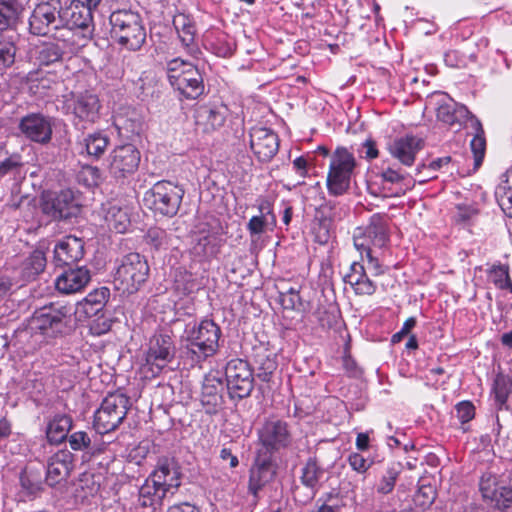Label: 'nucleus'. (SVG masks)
<instances>
[{
  "label": "nucleus",
  "instance_id": "423d86ee",
  "mask_svg": "<svg viewBox=\"0 0 512 512\" xmlns=\"http://www.w3.org/2000/svg\"><path fill=\"white\" fill-rule=\"evenodd\" d=\"M150 272L147 259L137 253L124 255L116 269L114 283L123 293L133 294L146 282Z\"/></svg>",
  "mask_w": 512,
  "mask_h": 512
},
{
  "label": "nucleus",
  "instance_id": "b1692460",
  "mask_svg": "<svg viewBox=\"0 0 512 512\" xmlns=\"http://www.w3.org/2000/svg\"><path fill=\"white\" fill-rule=\"evenodd\" d=\"M422 148V140L412 135L396 138L388 145L390 154L406 166L414 163L416 154Z\"/></svg>",
  "mask_w": 512,
  "mask_h": 512
},
{
  "label": "nucleus",
  "instance_id": "473e14b6",
  "mask_svg": "<svg viewBox=\"0 0 512 512\" xmlns=\"http://www.w3.org/2000/svg\"><path fill=\"white\" fill-rule=\"evenodd\" d=\"M73 419L68 414H55L48 422L46 437L51 444H60L67 440L68 433L72 429Z\"/></svg>",
  "mask_w": 512,
  "mask_h": 512
},
{
  "label": "nucleus",
  "instance_id": "5701e85b",
  "mask_svg": "<svg viewBox=\"0 0 512 512\" xmlns=\"http://www.w3.org/2000/svg\"><path fill=\"white\" fill-rule=\"evenodd\" d=\"M382 188L388 197H401L415 186V180L399 170L387 168L381 173Z\"/></svg>",
  "mask_w": 512,
  "mask_h": 512
},
{
  "label": "nucleus",
  "instance_id": "e2e57ef3",
  "mask_svg": "<svg viewBox=\"0 0 512 512\" xmlns=\"http://www.w3.org/2000/svg\"><path fill=\"white\" fill-rule=\"evenodd\" d=\"M266 225L267 220L264 215L253 216L247 224V229L251 235H259L265 231Z\"/></svg>",
  "mask_w": 512,
  "mask_h": 512
},
{
  "label": "nucleus",
  "instance_id": "3c124183",
  "mask_svg": "<svg viewBox=\"0 0 512 512\" xmlns=\"http://www.w3.org/2000/svg\"><path fill=\"white\" fill-rule=\"evenodd\" d=\"M67 440L74 451H87L94 454L99 450L92 443V439L86 431L73 432L68 436Z\"/></svg>",
  "mask_w": 512,
  "mask_h": 512
},
{
  "label": "nucleus",
  "instance_id": "a211bd4d",
  "mask_svg": "<svg viewBox=\"0 0 512 512\" xmlns=\"http://www.w3.org/2000/svg\"><path fill=\"white\" fill-rule=\"evenodd\" d=\"M250 147L260 162H269L278 152L279 138L271 129L253 127L250 130Z\"/></svg>",
  "mask_w": 512,
  "mask_h": 512
},
{
  "label": "nucleus",
  "instance_id": "09e8293b",
  "mask_svg": "<svg viewBox=\"0 0 512 512\" xmlns=\"http://www.w3.org/2000/svg\"><path fill=\"white\" fill-rule=\"evenodd\" d=\"M20 11L18 0H0V31L6 30Z\"/></svg>",
  "mask_w": 512,
  "mask_h": 512
},
{
  "label": "nucleus",
  "instance_id": "c9c22d12",
  "mask_svg": "<svg viewBox=\"0 0 512 512\" xmlns=\"http://www.w3.org/2000/svg\"><path fill=\"white\" fill-rule=\"evenodd\" d=\"M472 128L474 129L475 134L470 142V147L474 155V169L476 170L483 162L486 151V140L482 124L476 117H472Z\"/></svg>",
  "mask_w": 512,
  "mask_h": 512
},
{
  "label": "nucleus",
  "instance_id": "f8f14e48",
  "mask_svg": "<svg viewBox=\"0 0 512 512\" xmlns=\"http://www.w3.org/2000/svg\"><path fill=\"white\" fill-rule=\"evenodd\" d=\"M387 215L375 213L370 217L366 227H358L353 234L354 246L361 255L373 248H383L388 241ZM364 259V256H362Z\"/></svg>",
  "mask_w": 512,
  "mask_h": 512
},
{
  "label": "nucleus",
  "instance_id": "052dcab7",
  "mask_svg": "<svg viewBox=\"0 0 512 512\" xmlns=\"http://www.w3.org/2000/svg\"><path fill=\"white\" fill-rule=\"evenodd\" d=\"M279 302L284 309L290 310L301 305L299 293H279Z\"/></svg>",
  "mask_w": 512,
  "mask_h": 512
},
{
  "label": "nucleus",
  "instance_id": "603ef678",
  "mask_svg": "<svg viewBox=\"0 0 512 512\" xmlns=\"http://www.w3.org/2000/svg\"><path fill=\"white\" fill-rule=\"evenodd\" d=\"M315 316L320 326L325 329L337 326L340 320V313L335 305H329L327 308L319 307Z\"/></svg>",
  "mask_w": 512,
  "mask_h": 512
},
{
  "label": "nucleus",
  "instance_id": "f3484780",
  "mask_svg": "<svg viewBox=\"0 0 512 512\" xmlns=\"http://www.w3.org/2000/svg\"><path fill=\"white\" fill-rule=\"evenodd\" d=\"M17 128L25 138L38 144H48L52 139L51 118L41 113H29L23 116Z\"/></svg>",
  "mask_w": 512,
  "mask_h": 512
},
{
  "label": "nucleus",
  "instance_id": "6ab92c4d",
  "mask_svg": "<svg viewBox=\"0 0 512 512\" xmlns=\"http://www.w3.org/2000/svg\"><path fill=\"white\" fill-rule=\"evenodd\" d=\"M74 468V455L69 450H59L47 462L46 482L55 486L66 481Z\"/></svg>",
  "mask_w": 512,
  "mask_h": 512
},
{
  "label": "nucleus",
  "instance_id": "1a4fd4ad",
  "mask_svg": "<svg viewBox=\"0 0 512 512\" xmlns=\"http://www.w3.org/2000/svg\"><path fill=\"white\" fill-rule=\"evenodd\" d=\"M356 160L346 148H337L331 156L327 188L331 195H343L350 187Z\"/></svg>",
  "mask_w": 512,
  "mask_h": 512
},
{
  "label": "nucleus",
  "instance_id": "4468645a",
  "mask_svg": "<svg viewBox=\"0 0 512 512\" xmlns=\"http://www.w3.org/2000/svg\"><path fill=\"white\" fill-rule=\"evenodd\" d=\"M140 152L133 144L117 146L109 155L108 171L115 180L134 174L140 163Z\"/></svg>",
  "mask_w": 512,
  "mask_h": 512
},
{
  "label": "nucleus",
  "instance_id": "ddd939ff",
  "mask_svg": "<svg viewBox=\"0 0 512 512\" xmlns=\"http://www.w3.org/2000/svg\"><path fill=\"white\" fill-rule=\"evenodd\" d=\"M258 439L261 444L258 452L272 456L280 449L288 447L292 441V436L287 422L277 418H269L259 428Z\"/></svg>",
  "mask_w": 512,
  "mask_h": 512
},
{
  "label": "nucleus",
  "instance_id": "a19ab883",
  "mask_svg": "<svg viewBox=\"0 0 512 512\" xmlns=\"http://www.w3.org/2000/svg\"><path fill=\"white\" fill-rule=\"evenodd\" d=\"M402 472V464L400 462H392L390 463L383 475L381 476L377 486L376 491L379 494L387 495L390 494L396 484V481L399 477V475Z\"/></svg>",
  "mask_w": 512,
  "mask_h": 512
},
{
  "label": "nucleus",
  "instance_id": "58836bf2",
  "mask_svg": "<svg viewBox=\"0 0 512 512\" xmlns=\"http://www.w3.org/2000/svg\"><path fill=\"white\" fill-rule=\"evenodd\" d=\"M218 238L214 234H200L193 246V253L200 260H206L218 253Z\"/></svg>",
  "mask_w": 512,
  "mask_h": 512
},
{
  "label": "nucleus",
  "instance_id": "2eb2a0df",
  "mask_svg": "<svg viewBox=\"0 0 512 512\" xmlns=\"http://www.w3.org/2000/svg\"><path fill=\"white\" fill-rule=\"evenodd\" d=\"M60 0H48L36 5L29 18L30 33L36 36L48 35L59 24Z\"/></svg>",
  "mask_w": 512,
  "mask_h": 512
},
{
  "label": "nucleus",
  "instance_id": "412c9836",
  "mask_svg": "<svg viewBox=\"0 0 512 512\" xmlns=\"http://www.w3.org/2000/svg\"><path fill=\"white\" fill-rule=\"evenodd\" d=\"M180 471L174 459L161 458L156 468L148 477L156 486L162 487L167 493H174L180 486Z\"/></svg>",
  "mask_w": 512,
  "mask_h": 512
},
{
  "label": "nucleus",
  "instance_id": "4d7b16f0",
  "mask_svg": "<svg viewBox=\"0 0 512 512\" xmlns=\"http://www.w3.org/2000/svg\"><path fill=\"white\" fill-rule=\"evenodd\" d=\"M500 512H512V489L509 487H500L496 497L492 500Z\"/></svg>",
  "mask_w": 512,
  "mask_h": 512
},
{
  "label": "nucleus",
  "instance_id": "37998d69",
  "mask_svg": "<svg viewBox=\"0 0 512 512\" xmlns=\"http://www.w3.org/2000/svg\"><path fill=\"white\" fill-rule=\"evenodd\" d=\"M256 376L263 382H269L277 368L275 356L270 353H257L254 357Z\"/></svg>",
  "mask_w": 512,
  "mask_h": 512
},
{
  "label": "nucleus",
  "instance_id": "bf43d9fd",
  "mask_svg": "<svg viewBox=\"0 0 512 512\" xmlns=\"http://www.w3.org/2000/svg\"><path fill=\"white\" fill-rule=\"evenodd\" d=\"M21 156L13 154L0 163V177H4L15 169L22 166Z\"/></svg>",
  "mask_w": 512,
  "mask_h": 512
},
{
  "label": "nucleus",
  "instance_id": "864d4df0",
  "mask_svg": "<svg viewBox=\"0 0 512 512\" xmlns=\"http://www.w3.org/2000/svg\"><path fill=\"white\" fill-rule=\"evenodd\" d=\"M479 490L484 499L492 501L500 490V487H497L496 477L491 474H484L480 478Z\"/></svg>",
  "mask_w": 512,
  "mask_h": 512
},
{
  "label": "nucleus",
  "instance_id": "9b49d317",
  "mask_svg": "<svg viewBox=\"0 0 512 512\" xmlns=\"http://www.w3.org/2000/svg\"><path fill=\"white\" fill-rule=\"evenodd\" d=\"M248 361L235 358L225 367L228 395L232 400H242L251 395L254 388V372Z\"/></svg>",
  "mask_w": 512,
  "mask_h": 512
},
{
  "label": "nucleus",
  "instance_id": "20e7f679",
  "mask_svg": "<svg viewBox=\"0 0 512 512\" xmlns=\"http://www.w3.org/2000/svg\"><path fill=\"white\" fill-rule=\"evenodd\" d=\"M111 38L122 48L136 52L146 43L147 33L143 19L132 10H117L109 17Z\"/></svg>",
  "mask_w": 512,
  "mask_h": 512
},
{
  "label": "nucleus",
  "instance_id": "0e129e2a",
  "mask_svg": "<svg viewBox=\"0 0 512 512\" xmlns=\"http://www.w3.org/2000/svg\"><path fill=\"white\" fill-rule=\"evenodd\" d=\"M365 257L367 259V269L373 276H379L384 273L382 264L379 262L377 257L373 256V251H365Z\"/></svg>",
  "mask_w": 512,
  "mask_h": 512
},
{
  "label": "nucleus",
  "instance_id": "f704fd0d",
  "mask_svg": "<svg viewBox=\"0 0 512 512\" xmlns=\"http://www.w3.org/2000/svg\"><path fill=\"white\" fill-rule=\"evenodd\" d=\"M167 492L160 486H156L149 478L140 487L137 505L143 508H152L160 505Z\"/></svg>",
  "mask_w": 512,
  "mask_h": 512
},
{
  "label": "nucleus",
  "instance_id": "ea45409f",
  "mask_svg": "<svg viewBox=\"0 0 512 512\" xmlns=\"http://www.w3.org/2000/svg\"><path fill=\"white\" fill-rule=\"evenodd\" d=\"M512 392V378L508 375L499 373L496 375L493 383L492 393L494 395L495 405L503 408Z\"/></svg>",
  "mask_w": 512,
  "mask_h": 512
},
{
  "label": "nucleus",
  "instance_id": "e433bc0d",
  "mask_svg": "<svg viewBox=\"0 0 512 512\" xmlns=\"http://www.w3.org/2000/svg\"><path fill=\"white\" fill-rule=\"evenodd\" d=\"M109 297V289L102 287L90 292L84 299L82 306L88 317L96 316L103 310Z\"/></svg>",
  "mask_w": 512,
  "mask_h": 512
},
{
  "label": "nucleus",
  "instance_id": "2f4dec72",
  "mask_svg": "<svg viewBox=\"0 0 512 512\" xmlns=\"http://www.w3.org/2000/svg\"><path fill=\"white\" fill-rule=\"evenodd\" d=\"M174 88L187 99H197L205 89L200 71L196 67H188V72Z\"/></svg>",
  "mask_w": 512,
  "mask_h": 512
},
{
  "label": "nucleus",
  "instance_id": "aec40b11",
  "mask_svg": "<svg viewBox=\"0 0 512 512\" xmlns=\"http://www.w3.org/2000/svg\"><path fill=\"white\" fill-rule=\"evenodd\" d=\"M53 253L57 266H72L84 256V241L76 236L68 235L55 245Z\"/></svg>",
  "mask_w": 512,
  "mask_h": 512
},
{
  "label": "nucleus",
  "instance_id": "72a5a7b5",
  "mask_svg": "<svg viewBox=\"0 0 512 512\" xmlns=\"http://www.w3.org/2000/svg\"><path fill=\"white\" fill-rule=\"evenodd\" d=\"M20 486L28 496H36L43 490V471L41 466L27 465L19 476Z\"/></svg>",
  "mask_w": 512,
  "mask_h": 512
},
{
  "label": "nucleus",
  "instance_id": "6e6d98bb",
  "mask_svg": "<svg viewBox=\"0 0 512 512\" xmlns=\"http://www.w3.org/2000/svg\"><path fill=\"white\" fill-rule=\"evenodd\" d=\"M15 54L16 47L14 44L0 41V73L14 64Z\"/></svg>",
  "mask_w": 512,
  "mask_h": 512
},
{
  "label": "nucleus",
  "instance_id": "338daca9",
  "mask_svg": "<svg viewBox=\"0 0 512 512\" xmlns=\"http://www.w3.org/2000/svg\"><path fill=\"white\" fill-rule=\"evenodd\" d=\"M416 326V318L410 317L404 323L400 331L392 336V342L398 343L402 338L410 333V331Z\"/></svg>",
  "mask_w": 512,
  "mask_h": 512
},
{
  "label": "nucleus",
  "instance_id": "a878e982",
  "mask_svg": "<svg viewBox=\"0 0 512 512\" xmlns=\"http://www.w3.org/2000/svg\"><path fill=\"white\" fill-rule=\"evenodd\" d=\"M90 281V272L85 267L65 270L55 280L56 289L63 294L81 291Z\"/></svg>",
  "mask_w": 512,
  "mask_h": 512
},
{
  "label": "nucleus",
  "instance_id": "39448f33",
  "mask_svg": "<svg viewBox=\"0 0 512 512\" xmlns=\"http://www.w3.org/2000/svg\"><path fill=\"white\" fill-rule=\"evenodd\" d=\"M131 407L130 398L122 392L109 393L94 413L93 426L97 433L115 431L125 420Z\"/></svg>",
  "mask_w": 512,
  "mask_h": 512
},
{
  "label": "nucleus",
  "instance_id": "de8ad7c7",
  "mask_svg": "<svg viewBox=\"0 0 512 512\" xmlns=\"http://www.w3.org/2000/svg\"><path fill=\"white\" fill-rule=\"evenodd\" d=\"M106 221L108 222L109 227L117 233L126 232L130 225V219L127 212L118 206H112L109 208L106 215Z\"/></svg>",
  "mask_w": 512,
  "mask_h": 512
},
{
  "label": "nucleus",
  "instance_id": "5fc2aeb1",
  "mask_svg": "<svg viewBox=\"0 0 512 512\" xmlns=\"http://www.w3.org/2000/svg\"><path fill=\"white\" fill-rule=\"evenodd\" d=\"M488 279L496 288L503 286L502 283L508 279L509 266L506 264L496 263L487 270Z\"/></svg>",
  "mask_w": 512,
  "mask_h": 512
},
{
  "label": "nucleus",
  "instance_id": "7ed1b4c3",
  "mask_svg": "<svg viewBox=\"0 0 512 512\" xmlns=\"http://www.w3.org/2000/svg\"><path fill=\"white\" fill-rule=\"evenodd\" d=\"M221 336L220 327L210 319L202 320L186 330V338L181 346V357L194 366L216 354Z\"/></svg>",
  "mask_w": 512,
  "mask_h": 512
},
{
  "label": "nucleus",
  "instance_id": "79ce46f5",
  "mask_svg": "<svg viewBox=\"0 0 512 512\" xmlns=\"http://www.w3.org/2000/svg\"><path fill=\"white\" fill-rule=\"evenodd\" d=\"M69 48L70 50L77 49V46H65L62 42V46L58 43H48L40 47L37 55V60L40 65H50L58 62L62 59L64 49Z\"/></svg>",
  "mask_w": 512,
  "mask_h": 512
},
{
  "label": "nucleus",
  "instance_id": "f257e3e1",
  "mask_svg": "<svg viewBox=\"0 0 512 512\" xmlns=\"http://www.w3.org/2000/svg\"><path fill=\"white\" fill-rule=\"evenodd\" d=\"M73 315L71 304L62 301L51 302L34 311L27 325L18 330V337L26 339L37 335L43 338L63 336L71 328Z\"/></svg>",
  "mask_w": 512,
  "mask_h": 512
},
{
  "label": "nucleus",
  "instance_id": "393cba45",
  "mask_svg": "<svg viewBox=\"0 0 512 512\" xmlns=\"http://www.w3.org/2000/svg\"><path fill=\"white\" fill-rule=\"evenodd\" d=\"M224 381L222 378L209 374L204 378L201 392V403L209 414L216 413L223 404Z\"/></svg>",
  "mask_w": 512,
  "mask_h": 512
},
{
  "label": "nucleus",
  "instance_id": "4be33fe9",
  "mask_svg": "<svg viewBox=\"0 0 512 512\" xmlns=\"http://www.w3.org/2000/svg\"><path fill=\"white\" fill-rule=\"evenodd\" d=\"M70 101L68 107L78 119L94 123L99 118L101 104L96 94L90 92L73 94Z\"/></svg>",
  "mask_w": 512,
  "mask_h": 512
},
{
  "label": "nucleus",
  "instance_id": "c756f323",
  "mask_svg": "<svg viewBox=\"0 0 512 512\" xmlns=\"http://www.w3.org/2000/svg\"><path fill=\"white\" fill-rule=\"evenodd\" d=\"M343 279L357 295L370 296L376 292V284L367 276L366 268L359 262L350 265V270Z\"/></svg>",
  "mask_w": 512,
  "mask_h": 512
},
{
  "label": "nucleus",
  "instance_id": "4c0bfd02",
  "mask_svg": "<svg viewBox=\"0 0 512 512\" xmlns=\"http://www.w3.org/2000/svg\"><path fill=\"white\" fill-rule=\"evenodd\" d=\"M109 143L108 135L100 131L88 134L83 139L86 153L94 159H99L105 153Z\"/></svg>",
  "mask_w": 512,
  "mask_h": 512
},
{
  "label": "nucleus",
  "instance_id": "f03ea898",
  "mask_svg": "<svg viewBox=\"0 0 512 512\" xmlns=\"http://www.w3.org/2000/svg\"><path fill=\"white\" fill-rule=\"evenodd\" d=\"M54 30V38L65 46H85L92 37L93 15L84 2L72 0L68 6L61 5L59 24Z\"/></svg>",
  "mask_w": 512,
  "mask_h": 512
},
{
  "label": "nucleus",
  "instance_id": "49530a36",
  "mask_svg": "<svg viewBox=\"0 0 512 512\" xmlns=\"http://www.w3.org/2000/svg\"><path fill=\"white\" fill-rule=\"evenodd\" d=\"M171 235L159 227L150 228L145 235V242L156 251L167 250L171 245Z\"/></svg>",
  "mask_w": 512,
  "mask_h": 512
},
{
  "label": "nucleus",
  "instance_id": "0eeeda50",
  "mask_svg": "<svg viewBox=\"0 0 512 512\" xmlns=\"http://www.w3.org/2000/svg\"><path fill=\"white\" fill-rule=\"evenodd\" d=\"M185 191L184 189L167 180L156 182L145 192V205L155 213L167 217L175 216L181 206Z\"/></svg>",
  "mask_w": 512,
  "mask_h": 512
},
{
  "label": "nucleus",
  "instance_id": "7c9ffc66",
  "mask_svg": "<svg viewBox=\"0 0 512 512\" xmlns=\"http://www.w3.org/2000/svg\"><path fill=\"white\" fill-rule=\"evenodd\" d=\"M227 108L223 105H204L196 111V122L205 126V131H213L222 127L226 120Z\"/></svg>",
  "mask_w": 512,
  "mask_h": 512
},
{
  "label": "nucleus",
  "instance_id": "680f3d73",
  "mask_svg": "<svg viewBox=\"0 0 512 512\" xmlns=\"http://www.w3.org/2000/svg\"><path fill=\"white\" fill-rule=\"evenodd\" d=\"M348 463L351 468L358 473H364L370 467V463H368V461L359 453L350 454L348 457Z\"/></svg>",
  "mask_w": 512,
  "mask_h": 512
},
{
  "label": "nucleus",
  "instance_id": "69168bd1",
  "mask_svg": "<svg viewBox=\"0 0 512 512\" xmlns=\"http://www.w3.org/2000/svg\"><path fill=\"white\" fill-rule=\"evenodd\" d=\"M457 210L456 219L459 222H467L478 214V210L469 205H459Z\"/></svg>",
  "mask_w": 512,
  "mask_h": 512
},
{
  "label": "nucleus",
  "instance_id": "c03bdc74",
  "mask_svg": "<svg viewBox=\"0 0 512 512\" xmlns=\"http://www.w3.org/2000/svg\"><path fill=\"white\" fill-rule=\"evenodd\" d=\"M173 25L184 46L189 47L194 43L195 26L186 15L179 14L175 16L173 19Z\"/></svg>",
  "mask_w": 512,
  "mask_h": 512
},
{
  "label": "nucleus",
  "instance_id": "9d476101",
  "mask_svg": "<svg viewBox=\"0 0 512 512\" xmlns=\"http://www.w3.org/2000/svg\"><path fill=\"white\" fill-rule=\"evenodd\" d=\"M175 354L176 346L172 336L168 332H156L149 340L143 369L157 376L174 360Z\"/></svg>",
  "mask_w": 512,
  "mask_h": 512
},
{
  "label": "nucleus",
  "instance_id": "c85d7f7f",
  "mask_svg": "<svg viewBox=\"0 0 512 512\" xmlns=\"http://www.w3.org/2000/svg\"><path fill=\"white\" fill-rule=\"evenodd\" d=\"M47 266L46 250L44 247H37L29 253L21 263L20 278L24 282H32L44 273Z\"/></svg>",
  "mask_w": 512,
  "mask_h": 512
},
{
  "label": "nucleus",
  "instance_id": "13d9d810",
  "mask_svg": "<svg viewBox=\"0 0 512 512\" xmlns=\"http://www.w3.org/2000/svg\"><path fill=\"white\" fill-rule=\"evenodd\" d=\"M475 416V407L469 401H463L456 405V417L462 423H468Z\"/></svg>",
  "mask_w": 512,
  "mask_h": 512
},
{
  "label": "nucleus",
  "instance_id": "bb28decb",
  "mask_svg": "<svg viewBox=\"0 0 512 512\" xmlns=\"http://www.w3.org/2000/svg\"><path fill=\"white\" fill-rule=\"evenodd\" d=\"M328 472L316 457H309L301 468L300 482L311 491V499L315 497L323 483L328 479Z\"/></svg>",
  "mask_w": 512,
  "mask_h": 512
},
{
  "label": "nucleus",
  "instance_id": "a18cd8bd",
  "mask_svg": "<svg viewBox=\"0 0 512 512\" xmlns=\"http://www.w3.org/2000/svg\"><path fill=\"white\" fill-rule=\"evenodd\" d=\"M437 496L434 486L422 483L413 497V503L418 512H424L431 507Z\"/></svg>",
  "mask_w": 512,
  "mask_h": 512
},
{
  "label": "nucleus",
  "instance_id": "dca6fc26",
  "mask_svg": "<svg viewBox=\"0 0 512 512\" xmlns=\"http://www.w3.org/2000/svg\"><path fill=\"white\" fill-rule=\"evenodd\" d=\"M277 467L272 456L257 452L255 461L249 471L248 491L254 497V502L259 499V492L276 476Z\"/></svg>",
  "mask_w": 512,
  "mask_h": 512
},
{
  "label": "nucleus",
  "instance_id": "6e6552de",
  "mask_svg": "<svg viewBox=\"0 0 512 512\" xmlns=\"http://www.w3.org/2000/svg\"><path fill=\"white\" fill-rule=\"evenodd\" d=\"M40 210L51 220H69L80 214L81 204L75 192L68 188L59 192L43 193L40 200Z\"/></svg>",
  "mask_w": 512,
  "mask_h": 512
},
{
  "label": "nucleus",
  "instance_id": "774afa93",
  "mask_svg": "<svg viewBox=\"0 0 512 512\" xmlns=\"http://www.w3.org/2000/svg\"><path fill=\"white\" fill-rule=\"evenodd\" d=\"M166 512H201L198 507L195 505L189 503V502H182L174 504L170 507H168Z\"/></svg>",
  "mask_w": 512,
  "mask_h": 512
},
{
  "label": "nucleus",
  "instance_id": "cd10ccee",
  "mask_svg": "<svg viewBox=\"0 0 512 512\" xmlns=\"http://www.w3.org/2000/svg\"><path fill=\"white\" fill-rule=\"evenodd\" d=\"M436 117L439 121L454 126H461L467 119L475 117L465 105L455 102L453 99H443L438 102Z\"/></svg>",
  "mask_w": 512,
  "mask_h": 512
},
{
  "label": "nucleus",
  "instance_id": "8fccbe9b",
  "mask_svg": "<svg viewBox=\"0 0 512 512\" xmlns=\"http://www.w3.org/2000/svg\"><path fill=\"white\" fill-rule=\"evenodd\" d=\"M188 67L195 66L179 58L172 59L167 63L166 74L172 87L179 84L180 79L188 72Z\"/></svg>",
  "mask_w": 512,
  "mask_h": 512
}]
</instances>
